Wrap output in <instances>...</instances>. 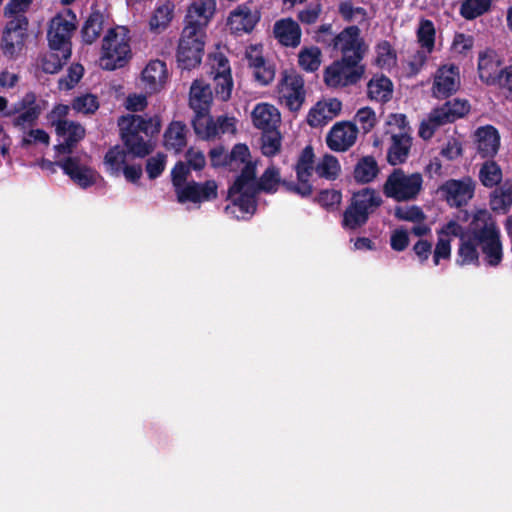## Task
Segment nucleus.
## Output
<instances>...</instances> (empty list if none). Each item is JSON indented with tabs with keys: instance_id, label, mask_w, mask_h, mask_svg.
<instances>
[{
	"instance_id": "f257e3e1",
	"label": "nucleus",
	"mask_w": 512,
	"mask_h": 512,
	"mask_svg": "<svg viewBox=\"0 0 512 512\" xmlns=\"http://www.w3.org/2000/svg\"><path fill=\"white\" fill-rule=\"evenodd\" d=\"M118 126L127 152L133 157L144 158L154 149L152 138L160 132L161 120L158 116L128 114L119 118Z\"/></svg>"
},
{
	"instance_id": "f03ea898",
	"label": "nucleus",
	"mask_w": 512,
	"mask_h": 512,
	"mask_svg": "<svg viewBox=\"0 0 512 512\" xmlns=\"http://www.w3.org/2000/svg\"><path fill=\"white\" fill-rule=\"evenodd\" d=\"M474 240L478 242L489 266H498L503 258L500 232L491 214L480 210L474 215Z\"/></svg>"
},
{
	"instance_id": "7ed1b4c3",
	"label": "nucleus",
	"mask_w": 512,
	"mask_h": 512,
	"mask_svg": "<svg viewBox=\"0 0 512 512\" xmlns=\"http://www.w3.org/2000/svg\"><path fill=\"white\" fill-rule=\"evenodd\" d=\"M316 156L312 145L305 146L299 153L293 170L296 181H284L283 188L286 192L308 198L313 194L314 188L311 182L313 173H316Z\"/></svg>"
},
{
	"instance_id": "20e7f679",
	"label": "nucleus",
	"mask_w": 512,
	"mask_h": 512,
	"mask_svg": "<svg viewBox=\"0 0 512 512\" xmlns=\"http://www.w3.org/2000/svg\"><path fill=\"white\" fill-rule=\"evenodd\" d=\"M284 181L287 180L281 179L279 168L274 165L267 167L260 178L257 179L256 162L252 161L250 158V160L246 162V165L242 167L240 174L236 177L231 191L238 192L249 184L257 194L260 192L271 194L277 191L279 185L283 187Z\"/></svg>"
},
{
	"instance_id": "39448f33",
	"label": "nucleus",
	"mask_w": 512,
	"mask_h": 512,
	"mask_svg": "<svg viewBox=\"0 0 512 512\" xmlns=\"http://www.w3.org/2000/svg\"><path fill=\"white\" fill-rule=\"evenodd\" d=\"M423 178L420 173L406 175L401 168L394 169L383 184V193L397 202L411 201L417 198L422 189Z\"/></svg>"
},
{
	"instance_id": "423d86ee",
	"label": "nucleus",
	"mask_w": 512,
	"mask_h": 512,
	"mask_svg": "<svg viewBox=\"0 0 512 512\" xmlns=\"http://www.w3.org/2000/svg\"><path fill=\"white\" fill-rule=\"evenodd\" d=\"M364 72L365 66L361 63L340 58L325 68L323 79L330 88L347 87L358 83Z\"/></svg>"
},
{
	"instance_id": "0eeeda50",
	"label": "nucleus",
	"mask_w": 512,
	"mask_h": 512,
	"mask_svg": "<svg viewBox=\"0 0 512 512\" xmlns=\"http://www.w3.org/2000/svg\"><path fill=\"white\" fill-rule=\"evenodd\" d=\"M205 37L195 33L194 29L183 28L176 53L177 65L180 69L192 70L201 64Z\"/></svg>"
},
{
	"instance_id": "6e6552de",
	"label": "nucleus",
	"mask_w": 512,
	"mask_h": 512,
	"mask_svg": "<svg viewBox=\"0 0 512 512\" xmlns=\"http://www.w3.org/2000/svg\"><path fill=\"white\" fill-rule=\"evenodd\" d=\"M130 45L124 37H120L116 29L110 28L103 38L100 65L105 70L123 67L130 57Z\"/></svg>"
},
{
	"instance_id": "1a4fd4ad",
	"label": "nucleus",
	"mask_w": 512,
	"mask_h": 512,
	"mask_svg": "<svg viewBox=\"0 0 512 512\" xmlns=\"http://www.w3.org/2000/svg\"><path fill=\"white\" fill-rule=\"evenodd\" d=\"M28 26L29 21L25 15H18L6 23L0 43L5 57L16 59L22 52L28 38Z\"/></svg>"
},
{
	"instance_id": "9d476101",
	"label": "nucleus",
	"mask_w": 512,
	"mask_h": 512,
	"mask_svg": "<svg viewBox=\"0 0 512 512\" xmlns=\"http://www.w3.org/2000/svg\"><path fill=\"white\" fill-rule=\"evenodd\" d=\"M335 40L333 51L341 52V58L361 63L368 48L361 37V30L358 26L351 25L344 28L335 36Z\"/></svg>"
},
{
	"instance_id": "9b49d317",
	"label": "nucleus",
	"mask_w": 512,
	"mask_h": 512,
	"mask_svg": "<svg viewBox=\"0 0 512 512\" xmlns=\"http://www.w3.org/2000/svg\"><path fill=\"white\" fill-rule=\"evenodd\" d=\"M43 108L37 100V95L29 91L19 101L14 103L4 113L6 117L15 116L12 124L14 127L26 128L36 125Z\"/></svg>"
},
{
	"instance_id": "f8f14e48",
	"label": "nucleus",
	"mask_w": 512,
	"mask_h": 512,
	"mask_svg": "<svg viewBox=\"0 0 512 512\" xmlns=\"http://www.w3.org/2000/svg\"><path fill=\"white\" fill-rule=\"evenodd\" d=\"M208 155L212 167H223L233 172L241 171L251 158L248 146L242 143L236 144L229 153L223 146H216L209 151Z\"/></svg>"
},
{
	"instance_id": "ddd939ff",
	"label": "nucleus",
	"mask_w": 512,
	"mask_h": 512,
	"mask_svg": "<svg viewBox=\"0 0 512 512\" xmlns=\"http://www.w3.org/2000/svg\"><path fill=\"white\" fill-rule=\"evenodd\" d=\"M68 14L71 16V20L66 19L62 15H57L51 20L47 32L50 49H72L71 36L72 32L76 29V15L71 10H69Z\"/></svg>"
},
{
	"instance_id": "4468645a",
	"label": "nucleus",
	"mask_w": 512,
	"mask_h": 512,
	"mask_svg": "<svg viewBox=\"0 0 512 512\" xmlns=\"http://www.w3.org/2000/svg\"><path fill=\"white\" fill-rule=\"evenodd\" d=\"M460 69L456 64L441 65L434 75L433 95L438 99H446L460 88Z\"/></svg>"
},
{
	"instance_id": "2eb2a0df",
	"label": "nucleus",
	"mask_w": 512,
	"mask_h": 512,
	"mask_svg": "<svg viewBox=\"0 0 512 512\" xmlns=\"http://www.w3.org/2000/svg\"><path fill=\"white\" fill-rule=\"evenodd\" d=\"M216 11L215 0H195L187 9L184 28L206 36V27Z\"/></svg>"
},
{
	"instance_id": "dca6fc26",
	"label": "nucleus",
	"mask_w": 512,
	"mask_h": 512,
	"mask_svg": "<svg viewBox=\"0 0 512 512\" xmlns=\"http://www.w3.org/2000/svg\"><path fill=\"white\" fill-rule=\"evenodd\" d=\"M439 191L450 206L461 207L473 198L475 183L471 177L449 179L439 187Z\"/></svg>"
},
{
	"instance_id": "f3484780",
	"label": "nucleus",
	"mask_w": 512,
	"mask_h": 512,
	"mask_svg": "<svg viewBox=\"0 0 512 512\" xmlns=\"http://www.w3.org/2000/svg\"><path fill=\"white\" fill-rule=\"evenodd\" d=\"M177 201L179 203H202L215 200L218 196V185L215 180L196 182L194 180L178 191Z\"/></svg>"
},
{
	"instance_id": "a211bd4d",
	"label": "nucleus",
	"mask_w": 512,
	"mask_h": 512,
	"mask_svg": "<svg viewBox=\"0 0 512 512\" xmlns=\"http://www.w3.org/2000/svg\"><path fill=\"white\" fill-rule=\"evenodd\" d=\"M280 98L285 100V105L290 111H298L304 100V80L302 76L291 73L285 74L279 87Z\"/></svg>"
},
{
	"instance_id": "6ab92c4d",
	"label": "nucleus",
	"mask_w": 512,
	"mask_h": 512,
	"mask_svg": "<svg viewBox=\"0 0 512 512\" xmlns=\"http://www.w3.org/2000/svg\"><path fill=\"white\" fill-rule=\"evenodd\" d=\"M470 111V104L467 100L453 99L445 102L442 106L435 108L429 117L435 129L439 126L453 123L464 117Z\"/></svg>"
},
{
	"instance_id": "aec40b11",
	"label": "nucleus",
	"mask_w": 512,
	"mask_h": 512,
	"mask_svg": "<svg viewBox=\"0 0 512 512\" xmlns=\"http://www.w3.org/2000/svg\"><path fill=\"white\" fill-rule=\"evenodd\" d=\"M357 135L358 129L355 124L339 122L328 132L326 143L332 151L344 152L355 144Z\"/></svg>"
},
{
	"instance_id": "412c9836",
	"label": "nucleus",
	"mask_w": 512,
	"mask_h": 512,
	"mask_svg": "<svg viewBox=\"0 0 512 512\" xmlns=\"http://www.w3.org/2000/svg\"><path fill=\"white\" fill-rule=\"evenodd\" d=\"M233 184L228 189V199L231 200V205H227L225 211L227 213H235L238 209L241 215H237L238 219L245 218L246 214L253 215L257 209V193L247 184L238 192H232Z\"/></svg>"
},
{
	"instance_id": "4be33fe9",
	"label": "nucleus",
	"mask_w": 512,
	"mask_h": 512,
	"mask_svg": "<svg viewBox=\"0 0 512 512\" xmlns=\"http://www.w3.org/2000/svg\"><path fill=\"white\" fill-rule=\"evenodd\" d=\"M259 20L260 15L257 11L252 12L247 5L242 4L230 12L227 24L232 33L241 35L252 32Z\"/></svg>"
},
{
	"instance_id": "5701e85b",
	"label": "nucleus",
	"mask_w": 512,
	"mask_h": 512,
	"mask_svg": "<svg viewBox=\"0 0 512 512\" xmlns=\"http://www.w3.org/2000/svg\"><path fill=\"white\" fill-rule=\"evenodd\" d=\"M60 167L81 188L86 189L96 183V172L81 165L78 157H67L60 163Z\"/></svg>"
},
{
	"instance_id": "b1692460",
	"label": "nucleus",
	"mask_w": 512,
	"mask_h": 512,
	"mask_svg": "<svg viewBox=\"0 0 512 512\" xmlns=\"http://www.w3.org/2000/svg\"><path fill=\"white\" fill-rule=\"evenodd\" d=\"M501 61L494 51L481 52L478 57V74L480 80L489 86H496L502 74Z\"/></svg>"
},
{
	"instance_id": "393cba45",
	"label": "nucleus",
	"mask_w": 512,
	"mask_h": 512,
	"mask_svg": "<svg viewBox=\"0 0 512 512\" xmlns=\"http://www.w3.org/2000/svg\"><path fill=\"white\" fill-rule=\"evenodd\" d=\"M412 146L410 133L398 132L391 135V144L387 151V162L397 166L407 161Z\"/></svg>"
},
{
	"instance_id": "a878e982",
	"label": "nucleus",
	"mask_w": 512,
	"mask_h": 512,
	"mask_svg": "<svg viewBox=\"0 0 512 512\" xmlns=\"http://www.w3.org/2000/svg\"><path fill=\"white\" fill-rule=\"evenodd\" d=\"M477 151L482 158L494 157L500 146V135L492 125L477 128L475 132Z\"/></svg>"
},
{
	"instance_id": "bb28decb",
	"label": "nucleus",
	"mask_w": 512,
	"mask_h": 512,
	"mask_svg": "<svg viewBox=\"0 0 512 512\" xmlns=\"http://www.w3.org/2000/svg\"><path fill=\"white\" fill-rule=\"evenodd\" d=\"M168 79L166 63L162 60H151L142 71V80L150 92L159 91Z\"/></svg>"
},
{
	"instance_id": "cd10ccee",
	"label": "nucleus",
	"mask_w": 512,
	"mask_h": 512,
	"mask_svg": "<svg viewBox=\"0 0 512 512\" xmlns=\"http://www.w3.org/2000/svg\"><path fill=\"white\" fill-rule=\"evenodd\" d=\"M253 125L262 131L277 128L280 123V113L277 108L268 103H259L252 111Z\"/></svg>"
},
{
	"instance_id": "c85d7f7f",
	"label": "nucleus",
	"mask_w": 512,
	"mask_h": 512,
	"mask_svg": "<svg viewBox=\"0 0 512 512\" xmlns=\"http://www.w3.org/2000/svg\"><path fill=\"white\" fill-rule=\"evenodd\" d=\"M56 134L64 141L55 146V151L58 154H71L76 144L85 137V128L78 122L68 121L64 131Z\"/></svg>"
},
{
	"instance_id": "c756f323",
	"label": "nucleus",
	"mask_w": 512,
	"mask_h": 512,
	"mask_svg": "<svg viewBox=\"0 0 512 512\" xmlns=\"http://www.w3.org/2000/svg\"><path fill=\"white\" fill-rule=\"evenodd\" d=\"M274 34L279 42L287 47H297L301 41L300 26L290 18L277 21L274 25Z\"/></svg>"
},
{
	"instance_id": "7c9ffc66",
	"label": "nucleus",
	"mask_w": 512,
	"mask_h": 512,
	"mask_svg": "<svg viewBox=\"0 0 512 512\" xmlns=\"http://www.w3.org/2000/svg\"><path fill=\"white\" fill-rule=\"evenodd\" d=\"M212 103V91L208 84L201 80H194L189 92V106L194 113L209 111Z\"/></svg>"
},
{
	"instance_id": "2f4dec72",
	"label": "nucleus",
	"mask_w": 512,
	"mask_h": 512,
	"mask_svg": "<svg viewBox=\"0 0 512 512\" xmlns=\"http://www.w3.org/2000/svg\"><path fill=\"white\" fill-rule=\"evenodd\" d=\"M478 242L474 240V219L470 224L467 238L460 241L457 251L456 264L460 266L474 264L479 266Z\"/></svg>"
},
{
	"instance_id": "473e14b6",
	"label": "nucleus",
	"mask_w": 512,
	"mask_h": 512,
	"mask_svg": "<svg viewBox=\"0 0 512 512\" xmlns=\"http://www.w3.org/2000/svg\"><path fill=\"white\" fill-rule=\"evenodd\" d=\"M350 202L370 216L382 205L383 200L374 188L365 187L354 192Z\"/></svg>"
},
{
	"instance_id": "72a5a7b5",
	"label": "nucleus",
	"mask_w": 512,
	"mask_h": 512,
	"mask_svg": "<svg viewBox=\"0 0 512 512\" xmlns=\"http://www.w3.org/2000/svg\"><path fill=\"white\" fill-rule=\"evenodd\" d=\"M380 173L379 165L376 159L371 156L361 157L353 170V178L358 184H369L373 182Z\"/></svg>"
},
{
	"instance_id": "f704fd0d",
	"label": "nucleus",
	"mask_w": 512,
	"mask_h": 512,
	"mask_svg": "<svg viewBox=\"0 0 512 512\" xmlns=\"http://www.w3.org/2000/svg\"><path fill=\"white\" fill-rule=\"evenodd\" d=\"M187 126L181 121H172L164 133V146L168 150L181 152L187 145Z\"/></svg>"
},
{
	"instance_id": "c9c22d12",
	"label": "nucleus",
	"mask_w": 512,
	"mask_h": 512,
	"mask_svg": "<svg viewBox=\"0 0 512 512\" xmlns=\"http://www.w3.org/2000/svg\"><path fill=\"white\" fill-rule=\"evenodd\" d=\"M103 24V13L98 9H92L81 29L82 41L87 45L93 44L99 38Z\"/></svg>"
},
{
	"instance_id": "e433bc0d",
	"label": "nucleus",
	"mask_w": 512,
	"mask_h": 512,
	"mask_svg": "<svg viewBox=\"0 0 512 512\" xmlns=\"http://www.w3.org/2000/svg\"><path fill=\"white\" fill-rule=\"evenodd\" d=\"M392 93V81L384 75L372 78L367 84V94L371 100L386 103L392 98Z\"/></svg>"
},
{
	"instance_id": "4c0bfd02",
	"label": "nucleus",
	"mask_w": 512,
	"mask_h": 512,
	"mask_svg": "<svg viewBox=\"0 0 512 512\" xmlns=\"http://www.w3.org/2000/svg\"><path fill=\"white\" fill-rule=\"evenodd\" d=\"M71 54L72 49L68 48L50 49L42 58V70L48 74L58 73L67 64Z\"/></svg>"
},
{
	"instance_id": "58836bf2",
	"label": "nucleus",
	"mask_w": 512,
	"mask_h": 512,
	"mask_svg": "<svg viewBox=\"0 0 512 512\" xmlns=\"http://www.w3.org/2000/svg\"><path fill=\"white\" fill-rule=\"evenodd\" d=\"M192 126L195 134L201 139H210L218 134V125L209 115V111L195 113L192 119Z\"/></svg>"
},
{
	"instance_id": "ea45409f",
	"label": "nucleus",
	"mask_w": 512,
	"mask_h": 512,
	"mask_svg": "<svg viewBox=\"0 0 512 512\" xmlns=\"http://www.w3.org/2000/svg\"><path fill=\"white\" fill-rule=\"evenodd\" d=\"M129 154L127 149L119 145L111 147L104 156L106 170L111 175L118 176L126 165V156Z\"/></svg>"
},
{
	"instance_id": "a19ab883",
	"label": "nucleus",
	"mask_w": 512,
	"mask_h": 512,
	"mask_svg": "<svg viewBox=\"0 0 512 512\" xmlns=\"http://www.w3.org/2000/svg\"><path fill=\"white\" fill-rule=\"evenodd\" d=\"M340 173L341 165L334 155L325 154L316 164V174L319 178L334 181Z\"/></svg>"
},
{
	"instance_id": "79ce46f5",
	"label": "nucleus",
	"mask_w": 512,
	"mask_h": 512,
	"mask_svg": "<svg viewBox=\"0 0 512 512\" xmlns=\"http://www.w3.org/2000/svg\"><path fill=\"white\" fill-rule=\"evenodd\" d=\"M174 4L167 1L165 4L156 8L150 18V30L160 32L167 28L173 18Z\"/></svg>"
},
{
	"instance_id": "37998d69",
	"label": "nucleus",
	"mask_w": 512,
	"mask_h": 512,
	"mask_svg": "<svg viewBox=\"0 0 512 512\" xmlns=\"http://www.w3.org/2000/svg\"><path fill=\"white\" fill-rule=\"evenodd\" d=\"M492 6V0H463L459 14L465 20H474L487 13Z\"/></svg>"
},
{
	"instance_id": "c03bdc74",
	"label": "nucleus",
	"mask_w": 512,
	"mask_h": 512,
	"mask_svg": "<svg viewBox=\"0 0 512 512\" xmlns=\"http://www.w3.org/2000/svg\"><path fill=\"white\" fill-rule=\"evenodd\" d=\"M417 41L421 48L432 53L435 48L436 30L434 23L429 19H422L416 32Z\"/></svg>"
},
{
	"instance_id": "a18cd8bd",
	"label": "nucleus",
	"mask_w": 512,
	"mask_h": 512,
	"mask_svg": "<svg viewBox=\"0 0 512 512\" xmlns=\"http://www.w3.org/2000/svg\"><path fill=\"white\" fill-rule=\"evenodd\" d=\"M369 217L366 212L350 202L343 213L342 226L344 229L357 230L368 222Z\"/></svg>"
},
{
	"instance_id": "49530a36",
	"label": "nucleus",
	"mask_w": 512,
	"mask_h": 512,
	"mask_svg": "<svg viewBox=\"0 0 512 512\" xmlns=\"http://www.w3.org/2000/svg\"><path fill=\"white\" fill-rule=\"evenodd\" d=\"M479 179L483 186L493 188L501 183L502 170L495 161L488 160L480 168Z\"/></svg>"
},
{
	"instance_id": "de8ad7c7",
	"label": "nucleus",
	"mask_w": 512,
	"mask_h": 512,
	"mask_svg": "<svg viewBox=\"0 0 512 512\" xmlns=\"http://www.w3.org/2000/svg\"><path fill=\"white\" fill-rule=\"evenodd\" d=\"M282 136L277 128L262 131L261 151L267 157L277 155L281 150Z\"/></svg>"
},
{
	"instance_id": "09e8293b",
	"label": "nucleus",
	"mask_w": 512,
	"mask_h": 512,
	"mask_svg": "<svg viewBox=\"0 0 512 512\" xmlns=\"http://www.w3.org/2000/svg\"><path fill=\"white\" fill-rule=\"evenodd\" d=\"M71 107L78 113L93 115L99 109L100 103L96 95L86 93L75 97L71 102Z\"/></svg>"
},
{
	"instance_id": "8fccbe9b",
	"label": "nucleus",
	"mask_w": 512,
	"mask_h": 512,
	"mask_svg": "<svg viewBox=\"0 0 512 512\" xmlns=\"http://www.w3.org/2000/svg\"><path fill=\"white\" fill-rule=\"evenodd\" d=\"M299 66L307 72H315L321 64V51L318 47L304 48L298 56Z\"/></svg>"
},
{
	"instance_id": "3c124183",
	"label": "nucleus",
	"mask_w": 512,
	"mask_h": 512,
	"mask_svg": "<svg viewBox=\"0 0 512 512\" xmlns=\"http://www.w3.org/2000/svg\"><path fill=\"white\" fill-rule=\"evenodd\" d=\"M69 106L65 104H57L53 107V109L48 114V121L52 126L55 127L56 133H60V131H64V125L68 122L66 117L69 114Z\"/></svg>"
},
{
	"instance_id": "603ef678",
	"label": "nucleus",
	"mask_w": 512,
	"mask_h": 512,
	"mask_svg": "<svg viewBox=\"0 0 512 512\" xmlns=\"http://www.w3.org/2000/svg\"><path fill=\"white\" fill-rule=\"evenodd\" d=\"M214 82L216 97L221 101H228L231 97L233 88V79L231 73L214 76Z\"/></svg>"
},
{
	"instance_id": "864d4df0",
	"label": "nucleus",
	"mask_w": 512,
	"mask_h": 512,
	"mask_svg": "<svg viewBox=\"0 0 512 512\" xmlns=\"http://www.w3.org/2000/svg\"><path fill=\"white\" fill-rule=\"evenodd\" d=\"M331 120V115H329L325 109L323 101L317 102L316 105L310 109L307 115V123L311 127L324 126Z\"/></svg>"
},
{
	"instance_id": "5fc2aeb1",
	"label": "nucleus",
	"mask_w": 512,
	"mask_h": 512,
	"mask_svg": "<svg viewBox=\"0 0 512 512\" xmlns=\"http://www.w3.org/2000/svg\"><path fill=\"white\" fill-rule=\"evenodd\" d=\"M394 215L398 220L410 222H423L426 218L423 210L416 205L409 207L397 206Z\"/></svg>"
},
{
	"instance_id": "6e6d98bb",
	"label": "nucleus",
	"mask_w": 512,
	"mask_h": 512,
	"mask_svg": "<svg viewBox=\"0 0 512 512\" xmlns=\"http://www.w3.org/2000/svg\"><path fill=\"white\" fill-rule=\"evenodd\" d=\"M190 174V168L187 166L186 163L182 161H178L175 166L172 168L171 171V180L172 184L174 186L176 195L178 194V191L183 189V187L186 185L187 178Z\"/></svg>"
},
{
	"instance_id": "4d7b16f0",
	"label": "nucleus",
	"mask_w": 512,
	"mask_h": 512,
	"mask_svg": "<svg viewBox=\"0 0 512 512\" xmlns=\"http://www.w3.org/2000/svg\"><path fill=\"white\" fill-rule=\"evenodd\" d=\"M166 166V155L158 153L156 156L150 157L146 161V172L149 179L158 178L164 171Z\"/></svg>"
},
{
	"instance_id": "13d9d810",
	"label": "nucleus",
	"mask_w": 512,
	"mask_h": 512,
	"mask_svg": "<svg viewBox=\"0 0 512 512\" xmlns=\"http://www.w3.org/2000/svg\"><path fill=\"white\" fill-rule=\"evenodd\" d=\"M342 199L341 192L334 189L321 190L315 198L320 206L329 209L339 205Z\"/></svg>"
},
{
	"instance_id": "bf43d9fd",
	"label": "nucleus",
	"mask_w": 512,
	"mask_h": 512,
	"mask_svg": "<svg viewBox=\"0 0 512 512\" xmlns=\"http://www.w3.org/2000/svg\"><path fill=\"white\" fill-rule=\"evenodd\" d=\"M356 120L364 133L370 132L376 125V115L370 107L359 109L356 113Z\"/></svg>"
},
{
	"instance_id": "052dcab7",
	"label": "nucleus",
	"mask_w": 512,
	"mask_h": 512,
	"mask_svg": "<svg viewBox=\"0 0 512 512\" xmlns=\"http://www.w3.org/2000/svg\"><path fill=\"white\" fill-rule=\"evenodd\" d=\"M451 256V239L438 236L433 252V263L439 265L441 259H450Z\"/></svg>"
},
{
	"instance_id": "680f3d73",
	"label": "nucleus",
	"mask_w": 512,
	"mask_h": 512,
	"mask_svg": "<svg viewBox=\"0 0 512 512\" xmlns=\"http://www.w3.org/2000/svg\"><path fill=\"white\" fill-rule=\"evenodd\" d=\"M438 236L449 238L450 236L460 238V241L467 238L469 233H465L464 228L455 220H450L437 231Z\"/></svg>"
},
{
	"instance_id": "e2e57ef3",
	"label": "nucleus",
	"mask_w": 512,
	"mask_h": 512,
	"mask_svg": "<svg viewBox=\"0 0 512 512\" xmlns=\"http://www.w3.org/2000/svg\"><path fill=\"white\" fill-rule=\"evenodd\" d=\"M512 205V197L505 195L498 190L491 194L490 206L493 211H502L506 213Z\"/></svg>"
},
{
	"instance_id": "0e129e2a",
	"label": "nucleus",
	"mask_w": 512,
	"mask_h": 512,
	"mask_svg": "<svg viewBox=\"0 0 512 512\" xmlns=\"http://www.w3.org/2000/svg\"><path fill=\"white\" fill-rule=\"evenodd\" d=\"M185 159L190 170L201 171L206 165V159L203 152L196 151L192 147L186 151Z\"/></svg>"
},
{
	"instance_id": "69168bd1",
	"label": "nucleus",
	"mask_w": 512,
	"mask_h": 512,
	"mask_svg": "<svg viewBox=\"0 0 512 512\" xmlns=\"http://www.w3.org/2000/svg\"><path fill=\"white\" fill-rule=\"evenodd\" d=\"M390 245L394 251L402 252L409 245V235L404 229H396L390 237Z\"/></svg>"
},
{
	"instance_id": "338daca9",
	"label": "nucleus",
	"mask_w": 512,
	"mask_h": 512,
	"mask_svg": "<svg viewBox=\"0 0 512 512\" xmlns=\"http://www.w3.org/2000/svg\"><path fill=\"white\" fill-rule=\"evenodd\" d=\"M49 134L43 129H31L28 132V137L22 139V147H27L33 143L40 142L44 145H49Z\"/></svg>"
},
{
	"instance_id": "774afa93",
	"label": "nucleus",
	"mask_w": 512,
	"mask_h": 512,
	"mask_svg": "<svg viewBox=\"0 0 512 512\" xmlns=\"http://www.w3.org/2000/svg\"><path fill=\"white\" fill-rule=\"evenodd\" d=\"M496 86L505 91L507 98L512 99V65L502 69V74L500 75L499 82H497Z\"/></svg>"
}]
</instances>
